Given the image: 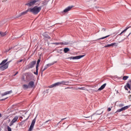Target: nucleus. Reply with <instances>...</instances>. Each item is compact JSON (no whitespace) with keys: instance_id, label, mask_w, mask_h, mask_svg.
I'll list each match as a JSON object with an SVG mask.
<instances>
[{"instance_id":"f257e3e1","label":"nucleus","mask_w":131,"mask_h":131,"mask_svg":"<svg viewBox=\"0 0 131 131\" xmlns=\"http://www.w3.org/2000/svg\"><path fill=\"white\" fill-rule=\"evenodd\" d=\"M41 6L38 7L36 6L33 8H29V9L30 10V12L32 13L33 15H37L41 11Z\"/></svg>"},{"instance_id":"f03ea898","label":"nucleus","mask_w":131,"mask_h":131,"mask_svg":"<svg viewBox=\"0 0 131 131\" xmlns=\"http://www.w3.org/2000/svg\"><path fill=\"white\" fill-rule=\"evenodd\" d=\"M8 61V59H4L2 61V62L0 63V71H4L6 70V69H8L9 68L8 66L6 64Z\"/></svg>"},{"instance_id":"7ed1b4c3","label":"nucleus","mask_w":131,"mask_h":131,"mask_svg":"<svg viewBox=\"0 0 131 131\" xmlns=\"http://www.w3.org/2000/svg\"><path fill=\"white\" fill-rule=\"evenodd\" d=\"M36 64V61H32L27 66L28 69H31L34 67V65Z\"/></svg>"},{"instance_id":"20e7f679","label":"nucleus","mask_w":131,"mask_h":131,"mask_svg":"<svg viewBox=\"0 0 131 131\" xmlns=\"http://www.w3.org/2000/svg\"><path fill=\"white\" fill-rule=\"evenodd\" d=\"M69 81H61L58 82V85L59 86H63V85H69Z\"/></svg>"},{"instance_id":"39448f33","label":"nucleus","mask_w":131,"mask_h":131,"mask_svg":"<svg viewBox=\"0 0 131 131\" xmlns=\"http://www.w3.org/2000/svg\"><path fill=\"white\" fill-rule=\"evenodd\" d=\"M84 55H79L77 56H72L68 58L70 60H79V59H81V58H83Z\"/></svg>"},{"instance_id":"423d86ee","label":"nucleus","mask_w":131,"mask_h":131,"mask_svg":"<svg viewBox=\"0 0 131 131\" xmlns=\"http://www.w3.org/2000/svg\"><path fill=\"white\" fill-rule=\"evenodd\" d=\"M36 3H37V1L31 0L30 2L26 4V6H28V7H32V6H34V5H35Z\"/></svg>"},{"instance_id":"0eeeda50","label":"nucleus","mask_w":131,"mask_h":131,"mask_svg":"<svg viewBox=\"0 0 131 131\" xmlns=\"http://www.w3.org/2000/svg\"><path fill=\"white\" fill-rule=\"evenodd\" d=\"M39 63H40V59H38L36 66V72H34L35 75H38V66H39Z\"/></svg>"},{"instance_id":"6e6552de","label":"nucleus","mask_w":131,"mask_h":131,"mask_svg":"<svg viewBox=\"0 0 131 131\" xmlns=\"http://www.w3.org/2000/svg\"><path fill=\"white\" fill-rule=\"evenodd\" d=\"M35 121H36V119L35 118L32 120L30 128L28 129V131H32V129H33V127H34V124H35Z\"/></svg>"},{"instance_id":"1a4fd4ad","label":"nucleus","mask_w":131,"mask_h":131,"mask_svg":"<svg viewBox=\"0 0 131 131\" xmlns=\"http://www.w3.org/2000/svg\"><path fill=\"white\" fill-rule=\"evenodd\" d=\"M18 118H19L18 116H15L14 117V118L12 119V120L10 122L9 126H12V125H13V124H14V123H15V122H16V121L18 120Z\"/></svg>"},{"instance_id":"9d476101","label":"nucleus","mask_w":131,"mask_h":131,"mask_svg":"<svg viewBox=\"0 0 131 131\" xmlns=\"http://www.w3.org/2000/svg\"><path fill=\"white\" fill-rule=\"evenodd\" d=\"M114 46L115 47H117L118 46V43L117 42H115V43H112L111 44H108L107 45H105L104 46V48H109L110 47H114Z\"/></svg>"},{"instance_id":"9b49d317","label":"nucleus","mask_w":131,"mask_h":131,"mask_svg":"<svg viewBox=\"0 0 131 131\" xmlns=\"http://www.w3.org/2000/svg\"><path fill=\"white\" fill-rule=\"evenodd\" d=\"M28 12H30V10L29 8L27 10H26L25 11H24L21 13H20L19 14V15H18V17H21L22 16H24V15H26V14H27V13H28Z\"/></svg>"},{"instance_id":"f8f14e48","label":"nucleus","mask_w":131,"mask_h":131,"mask_svg":"<svg viewBox=\"0 0 131 131\" xmlns=\"http://www.w3.org/2000/svg\"><path fill=\"white\" fill-rule=\"evenodd\" d=\"M56 86H59V83H58V82H57L56 83H55L54 84H52L51 85H49L48 86V88H49V89H52L53 88H56Z\"/></svg>"},{"instance_id":"ddd939ff","label":"nucleus","mask_w":131,"mask_h":131,"mask_svg":"<svg viewBox=\"0 0 131 131\" xmlns=\"http://www.w3.org/2000/svg\"><path fill=\"white\" fill-rule=\"evenodd\" d=\"M29 87L30 89H32L34 86V82L33 81H31L29 82L28 84Z\"/></svg>"},{"instance_id":"4468645a","label":"nucleus","mask_w":131,"mask_h":131,"mask_svg":"<svg viewBox=\"0 0 131 131\" xmlns=\"http://www.w3.org/2000/svg\"><path fill=\"white\" fill-rule=\"evenodd\" d=\"M72 9V6H69L63 10V12L64 13H67V12H69V11H70V10H71Z\"/></svg>"},{"instance_id":"2eb2a0df","label":"nucleus","mask_w":131,"mask_h":131,"mask_svg":"<svg viewBox=\"0 0 131 131\" xmlns=\"http://www.w3.org/2000/svg\"><path fill=\"white\" fill-rule=\"evenodd\" d=\"M9 94H12V90L5 92L4 93L2 94L1 96H2V97H4V96H7V95H9Z\"/></svg>"},{"instance_id":"dca6fc26","label":"nucleus","mask_w":131,"mask_h":131,"mask_svg":"<svg viewBox=\"0 0 131 131\" xmlns=\"http://www.w3.org/2000/svg\"><path fill=\"white\" fill-rule=\"evenodd\" d=\"M107 85V83H104L103 85L101 86L100 88L98 89V91H102V90H104L105 89V87Z\"/></svg>"},{"instance_id":"f3484780","label":"nucleus","mask_w":131,"mask_h":131,"mask_svg":"<svg viewBox=\"0 0 131 131\" xmlns=\"http://www.w3.org/2000/svg\"><path fill=\"white\" fill-rule=\"evenodd\" d=\"M23 88L24 90H27L28 89H30L29 85L27 84H24L23 85Z\"/></svg>"},{"instance_id":"a211bd4d","label":"nucleus","mask_w":131,"mask_h":131,"mask_svg":"<svg viewBox=\"0 0 131 131\" xmlns=\"http://www.w3.org/2000/svg\"><path fill=\"white\" fill-rule=\"evenodd\" d=\"M55 45H68V42H65L64 43V42H56L55 43Z\"/></svg>"},{"instance_id":"6ab92c4d","label":"nucleus","mask_w":131,"mask_h":131,"mask_svg":"<svg viewBox=\"0 0 131 131\" xmlns=\"http://www.w3.org/2000/svg\"><path fill=\"white\" fill-rule=\"evenodd\" d=\"M128 28H129V27H126L125 28V29H124L123 31H122L120 34H119V35H121V34H122V33H124V32H126V31L127 30V29H128Z\"/></svg>"},{"instance_id":"aec40b11","label":"nucleus","mask_w":131,"mask_h":131,"mask_svg":"<svg viewBox=\"0 0 131 131\" xmlns=\"http://www.w3.org/2000/svg\"><path fill=\"white\" fill-rule=\"evenodd\" d=\"M0 35L1 36H5V35H7V32H0Z\"/></svg>"},{"instance_id":"412c9836","label":"nucleus","mask_w":131,"mask_h":131,"mask_svg":"<svg viewBox=\"0 0 131 131\" xmlns=\"http://www.w3.org/2000/svg\"><path fill=\"white\" fill-rule=\"evenodd\" d=\"M129 107H130V105H127V106L122 107L123 109V111H124V110H126V109H128V108H129Z\"/></svg>"},{"instance_id":"4be33fe9","label":"nucleus","mask_w":131,"mask_h":131,"mask_svg":"<svg viewBox=\"0 0 131 131\" xmlns=\"http://www.w3.org/2000/svg\"><path fill=\"white\" fill-rule=\"evenodd\" d=\"M69 51H70V49H69V48H65L63 50V52L65 53H67L68 52H69Z\"/></svg>"},{"instance_id":"5701e85b","label":"nucleus","mask_w":131,"mask_h":131,"mask_svg":"<svg viewBox=\"0 0 131 131\" xmlns=\"http://www.w3.org/2000/svg\"><path fill=\"white\" fill-rule=\"evenodd\" d=\"M109 36H110V35H107L106 36L102 37L100 38H99V39H98V40H99L100 39H105V38H107V37H109Z\"/></svg>"},{"instance_id":"b1692460","label":"nucleus","mask_w":131,"mask_h":131,"mask_svg":"<svg viewBox=\"0 0 131 131\" xmlns=\"http://www.w3.org/2000/svg\"><path fill=\"white\" fill-rule=\"evenodd\" d=\"M103 112H102L101 113H98V112H96V113L95 114L92 115L91 117L93 116V115H101V114H103Z\"/></svg>"},{"instance_id":"393cba45","label":"nucleus","mask_w":131,"mask_h":131,"mask_svg":"<svg viewBox=\"0 0 131 131\" xmlns=\"http://www.w3.org/2000/svg\"><path fill=\"white\" fill-rule=\"evenodd\" d=\"M47 69H48V67L46 66L45 67L44 69L41 70V74L42 75V72H43V71H45V70H47Z\"/></svg>"},{"instance_id":"a878e982","label":"nucleus","mask_w":131,"mask_h":131,"mask_svg":"<svg viewBox=\"0 0 131 131\" xmlns=\"http://www.w3.org/2000/svg\"><path fill=\"white\" fill-rule=\"evenodd\" d=\"M125 86H126V88H127L128 89H129V90H130V84L128 83H127L126 84V85H125Z\"/></svg>"},{"instance_id":"bb28decb","label":"nucleus","mask_w":131,"mask_h":131,"mask_svg":"<svg viewBox=\"0 0 131 131\" xmlns=\"http://www.w3.org/2000/svg\"><path fill=\"white\" fill-rule=\"evenodd\" d=\"M128 78V76H124L123 77V80H127Z\"/></svg>"},{"instance_id":"cd10ccee","label":"nucleus","mask_w":131,"mask_h":131,"mask_svg":"<svg viewBox=\"0 0 131 131\" xmlns=\"http://www.w3.org/2000/svg\"><path fill=\"white\" fill-rule=\"evenodd\" d=\"M24 62V60H23V59H20V60H17V63L18 64V63H21V62Z\"/></svg>"},{"instance_id":"c85d7f7f","label":"nucleus","mask_w":131,"mask_h":131,"mask_svg":"<svg viewBox=\"0 0 131 131\" xmlns=\"http://www.w3.org/2000/svg\"><path fill=\"white\" fill-rule=\"evenodd\" d=\"M121 111H123V110L122 107L121 108H120L117 111V112H121Z\"/></svg>"},{"instance_id":"c756f323","label":"nucleus","mask_w":131,"mask_h":131,"mask_svg":"<svg viewBox=\"0 0 131 131\" xmlns=\"http://www.w3.org/2000/svg\"><path fill=\"white\" fill-rule=\"evenodd\" d=\"M10 63H11V61L5 62V64L7 66V67H9V64H10Z\"/></svg>"},{"instance_id":"7c9ffc66","label":"nucleus","mask_w":131,"mask_h":131,"mask_svg":"<svg viewBox=\"0 0 131 131\" xmlns=\"http://www.w3.org/2000/svg\"><path fill=\"white\" fill-rule=\"evenodd\" d=\"M7 129L8 131H12V129L11 128V127L9 126H7Z\"/></svg>"},{"instance_id":"2f4dec72","label":"nucleus","mask_w":131,"mask_h":131,"mask_svg":"<svg viewBox=\"0 0 131 131\" xmlns=\"http://www.w3.org/2000/svg\"><path fill=\"white\" fill-rule=\"evenodd\" d=\"M55 63H57V61H54V62H52L49 63L50 66H53V65H54V64H55Z\"/></svg>"},{"instance_id":"473e14b6","label":"nucleus","mask_w":131,"mask_h":131,"mask_svg":"<svg viewBox=\"0 0 131 131\" xmlns=\"http://www.w3.org/2000/svg\"><path fill=\"white\" fill-rule=\"evenodd\" d=\"M12 49V48H9V49H7L6 51H5V52L7 53V52H9L10 50H11Z\"/></svg>"},{"instance_id":"72a5a7b5","label":"nucleus","mask_w":131,"mask_h":131,"mask_svg":"<svg viewBox=\"0 0 131 131\" xmlns=\"http://www.w3.org/2000/svg\"><path fill=\"white\" fill-rule=\"evenodd\" d=\"M7 99H8V97L5 98V99H1L0 101H5V100H7Z\"/></svg>"},{"instance_id":"f704fd0d","label":"nucleus","mask_w":131,"mask_h":131,"mask_svg":"<svg viewBox=\"0 0 131 131\" xmlns=\"http://www.w3.org/2000/svg\"><path fill=\"white\" fill-rule=\"evenodd\" d=\"M107 111H108V112H110V111H111V108L108 107V108H107Z\"/></svg>"},{"instance_id":"c9c22d12","label":"nucleus","mask_w":131,"mask_h":131,"mask_svg":"<svg viewBox=\"0 0 131 131\" xmlns=\"http://www.w3.org/2000/svg\"><path fill=\"white\" fill-rule=\"evenodd\" d=\"M124 89L126 91H128V90L127 89H128L127 87H126V86H124Z\"/></svg>"},{"instance_id":"e433bc0d","label":"nucleus","mask_w":131,"mask_h":131,"mask_svg":"<svg viewBox=\"0 0 131 131\" xmlns=\"http://www.w3.org/2000/svg\"><path fill=\"white\" fill-rule=\"evenodd\" d=\"M46 66L48 68V67H51V65L50 64V63H48V64H47Z\"/></svg>"},{"instance_id":"4c0bfd02","label":"nucleus","mask_w":131,"mask_h":131,"mask_svg":"<svg viewBox=\"0 0 131 131\" xmlns=\"http://www.w3.org/2000/svg\"><path fill=\"white\" fill-rule=\"evenodd\" d=\"M47 38H48L49 39H50L51 37H50L49 36H47L46 37Z\"/></svg>"},{"instance_id":"58836bf2","label":"nucleus","mask_w":131,"mask_h":131,"mask_svg":"<svg viewBox=\"0 0 131 131\" xmlns=\"http://www.w3.org/2000/svg\"><path fill=\"white\" fill-rule=\"evenodd\" d=\"M71 89V87H67V88H65V90H68V89Z\"/></svg>"},{"instance_id":"ea45409f","label":"nucleus","mask_w":131,"mask_h":131,"mask_svg":"<svg viewBox=\"0 0 131 131\" xmlns=\"http://www.w3.org/2000/svg\"><path fill=\"white\" fill-rule=\"evenodd\" d=\"M120 107H123V106H124V105L121 104L119 105Z\"/></svg>"},{"instance_id":"a19ab883","label":"nucleus","mask_w":131,"mask_h":131,"mask_svg":"<svg viewBox=\"0 0 131 131\" xmlns=\"http://www.w3.org/2000/svg\"><path fill=\"white\" fill-rule=\"evenodd\" d=\"M49 121H50V120H48V121H46L45 122V123H48V122H49Z\"/></svg>"},{"instance_id":"79ce46f5","label":"nucleus","mask_w":131,"mask_h":131,"mask_svg":"<svg viewBox=\"0 0 131 131\" xmlns=\"http://www.w3.org/2000/svg\"><path fill=\"white\" fill-rule=\"evenodd\" d=\"M105 30H106V29H105L104 28H103L102 30V31H105Z\"/></svg>"},{"instance_id":"37998d69","label":"nucleus","mask_w":131,"mask_h":131,"mask_svg":"<svg viewBox=\"0 0 131 131\" xmlns=\"http://www.w3.org/2000/svg\"><path fill=\"white\" fill-rule=\"evenodd\" d=\"M3 3H5V2H7V0H3Z\"/></svg>"},{"instance_id":"c03bdc74","label":"nucleus","mask_w":131,"mask_h":131,"mask_svg":"<svg viewBox=\"0 0 131 131\" xmlns=\"http://www.w3.org/2000/svg\"><path fill=\"white\" fill-rule=\"evenodd\" d=\"M17 74H18V72L16 73V74L14 75V76H16V75H17Z\"/></svg>"},{"instance_id":"a18cd8bd","label":"nucleus","mask_w":131,"mask_h":131,"mask_svg":"<svg viewBox=\"0 0 131 131\" xmlns=\"http://www.w3.org/2000/svg\"><path fill=\"white\" fill-rule=\"evenodd\" d=\"M123 40H124V39L122 40H121V41H119V42H122V41H123Z\"/></svg>"},{"instance_id":"49530a36","label":"nucleus","mask_w":131,"mask_h":131,"mask_svg":"<svg viewBox=\"0 0 131 131\" xmlns=\"http://www.w3.org/2000/svg\"><path fill=\"white\" fill-rule=\"evenodd\" d=\"M79 90H83V88H79Z\"/></svg>"},{"instance_id":"de8ad7c7","label":"nucleus","mask_w":131,"mask_h":131,"mask_svg":"<svg viewBox=\"0 0 131 131\" xmlns=\"http://www.w3.org/2000/svg\"><path fill=\"white\" fill-rule=\"evenodd\" d=\"M2 114L0 113V118L2 117Z\"/></svg>"},{"instance_id":"09e8293b","label":"nucleus","mask_w":131,"mask_h":131,"mask_svg":"<svg viewBox=\"0 0 131 131\" xmlns=\"http://www.w3.org/2000/svg\"><path fill=\"white\" fill-rule=\"evenodd\" d=\"M65 119H66V118H63V119H61V121H62V120H65Z\"/></svg>"},{"instance_id":"8fccbe9b","label":"nucleus","mask_w":131,"mask_h":131,"mask_svg":"<svg viewBox=\"0 0 131 131\" xmlns=\"http://www.w3.org/2000/svg\"><path fill=\"white\" fill-rule=\"evenodd\" d=\"M85 118H90V117H85Z\"/></svg>"},{"instance_id":"3c124183","label":"nucleus","mask_w":131,"mask_h":131,"mask_svg":"<svg viewBox=\"0 0 131 131\" xmlns=\"http://www.w3.org/2000/svg\"><path fill=\"white\" fill-rule=\"evenodd\" d=\"M45 3H47L46 1H44V3L43 4H45Z\"/></svg>"},{"instance_id":"603ef678","label":"nucleus","mask_w":131,"mask_h":131,"mask_svg":"<svg viewBox=\"0 0 131 131\" xmlns=\"http://www.w3.org/2000/svg\"><path fill=\"white\" fill-rule=\"evenodd\" d=\"M129 35H130V33L129 34L128 36H129Z\"/></svg>"},{"instance_id":"864d4df0","label":"nucleus","mask_w":131,"mask_h":131,"mask_svg":"<svg viewBox=\"0 0 131 131\" xmlns=\"http://www.w3.org/2000/svg\"><path fill=\"white\" fill-rule=\"evenodd\" d=\"M44 5H47V3L45 4Z\"/></svg>"}]
</instances>
